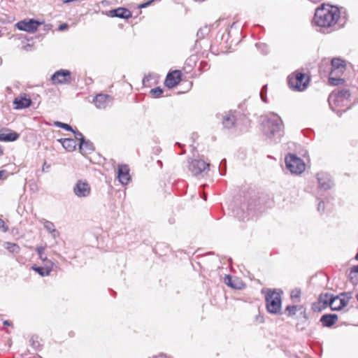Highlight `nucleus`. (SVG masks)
Segmentation results:
<instances>
[{"instance_id": "nucleus-41", "label": "nucleus", "mask_w": 358, "mask_h": 358, "mask_svg": "<svg viewBox=\"0 0 358 358\" xmlns=\"http://www.w3.org/2000/svg\"><path fill=\"white\" fill-rule=\"evenodd\" d=\"M6 177V171L4 170L0 171V180Z\"/></svg>"}, {"instance_id": "nucleus-2", "label": "nucleus", "mask_w": 358, "mask_h": 358, "mask_svg": "<svg viewBox=\"0 0 358 358\" xmlns=\"http://www.w3.org/2000/svg\"><path fill=\"white\" fill-rule=\"evenodd\" d=\"M264 135L271 141L278 142L284 135V125L276 114L266 116L262 122Z\"/></svg>"}, {"instance_id": "nucleus-23", "label": "nucleus", "mask_w": 358, "mask_h": 358, "mask_svg": "<svg viewBox=\"0 0 358 358\" xmlns=\"http://www.w3.org/2000/svg\"><path fill=\"white\" fill-rule=\"evenodd\" d=\"M59 141L61 142L63 148L68 152L73 151L77 146L76 141L73 138H62Z\"/></svg>"}, {"instance_id": "nucleus-25", "label": "nucleus", "mask_w": 358, "mask_h": 358, "mask_svg": "<svg viewBox=\"0 0 358 358\" xmlns=\"http://www.w3.org/2000/svg\"><path fill=\"white\" fill-rule=\"evenodd\" d=\"M31 269L37 272L42 277L48 276L51 273V264H49L47 267L34 265L31 266Z\"/></svg>"}, {"instance_id": "nucleus-24", "label": "nucleus", "mask_w": 358, "mask_h": 358, "mask_svg": "<svg viewBox=\"0 0 358 358\" xmlns=\"http://www.w3.org/2000/svg\"><path fill=\"white\" fill-rule=\"evenodd\" d=\"M41 222H43V227L46 231L51 234L53 238H56L59 236V233L57 231L55 224L52 222L43 219Z\"/></svg>"}, {"instance_id": "nucleus-8", "label": "nucleus", "mask_w": 358, "mask_h": 358, "mask_svg": "<svg viewBox=\"0 0 358 358\" xmlns=\"http://www.w3.org/2000/svg\"><path fill=\"white\" fill-rule=\"evenodd\" d=\"M350 299V293H341L340 295L331 298L329 306L332 310H340L348 305Z\"/></svg>"}, {"instance_id": "nucleus-11", "label": "nucleus", "mask_w": 358, "mask_h": 358, "mask_svg": "<svg viewBox=\"0 0 358 358\" xmlns=\"http://www.w3.org/2000/svg\"><path fill=\"white\" fill-rule=\"evenodd\" d=\"M73 192L78 197H87L91 193V187L86 181L78 180L73 187Z\"/></svg>"}, {"instance_id": "nucleus-32", "label": "nucleus", "mask_w": 358, "mask_h": 358, "mask_svg": "<svg viewBox=\"0 0 358 358\" xmlns=\"http://www.w3.org/2000/svg\"><path fill=\"white\" fill-rule=\"evenodd\" d=\"M301 290L299 289H294L291 292V298L292 299H299L301 296Z\"/></svg>"}, {"instance_id": "nucleus-10", "label": "nucleus", "mask_w": 358, "mask_h": 358, "mask_svg": "<svg viewBox=\"0 0 358 358\" xmlns=\"http://www.w3.org/2000/svg\"><path fill=\"white\" fill-rule=\"evenodd\" d=\"M350 96L349 90L344 89L338 92L331 93L329 96L328 101L330 105L334 102L335 105L340 106L345 101H347Z\"/></svg>"}, {"instance_id": "nucleus-19", "label": "nucleus", "mask_w": 358, "mask_h": 358, "mask_svg": "<svg viewBox=\"0 0 358 358\" xmlns=\"http://www.w3.org/2000/svg\"><path fill=\"white\" fill-rule=\"evenodd\" d=\"M111 17H117L122 19H129L131 17V12L125 8H117L109 11Z\"/></svg>"}, {"instance_id": "nucleus-12", "label": "nucleus", "mask_w": 358, "mask_h": 358, "mask_svg": "<svg viewBox=\"0 0 358 358\" xmlns=\"http://www.w3.org/2000/svg\"><path fill=\"white\" fill-rule=\"evenodd\" d=\"M41 24V23L39 22L38 21L31 19L27 21L22 20V21L18 22L16 24V27L20 30L24 31L29 32V33H34L37 30L38 26Z\"/></svg>"}, {"instance_id": "nucleus-28", "label": "nucleus", "mask_w": 358, "mask_h": 358, "mask_svg": "<svg viewBox=\"0 0 358 358\" xmlns=\"http://www.w3.org/2000/svg\"><path fill=\"white\" fill-rule=\"evenodd\" d=\"M4 247L9 252H13V253H19L20 250V246L14 243L6 242L4 243Z\"/></svg>"}, {"instance_id": "nucleus-52", "label": "nucleus", "mask_w": 358, "mask_h": 358, "mask_svg": "<svg viewBox=\"0 0 358 358\" xmlns=\"http://www.w3.org/2000/svg\"><path fill=\"white\" fill-rule=\"evenodd\" d=\"M259 320H260V322H263V317H261V318H259Z\"/></svg>"}, {"instance_id": "nucleus-1", "label": "nucleus", "mask_w": 358, "mask_h": 358, "mask_svg": "<svg viewBox=\"0 0 358 358\" xmlns=\"http://www.w3.org/2000/svg\"><path fill=\"white\" fill-rule=\"evenodd\" d=\"M341 12L338 7L322 4L315 10L313 23L324 33H330L340 27L338 24Z\"/></svg>"}, {"instance_id": "nucleus-18", "label": "nucleus", "mask_w": 358, "mask_h": 358, "mask_svg": "<svg viewBox=\"0 0 358 358\" xmlns=\"http://www.w3.org/2000/svg\"><path fill=\"white\" fill-rule=\"evenodd\" d=\"M31 100L26 94H20L13 101V104L16 109L28 108L31 106Z\"/></svg>"}, {"instance_id": "nucleus-27", "label": "nucleus", "mask_w": 358, "mask_h": 358, "mask_svg": "<svg viewBox=\"0 0 358 358\" xmlns=\"http://www.w3.org/2000/svg\"><path fill=\"white\" fill-rule=\"evenodd\" d=\"M349 278L352 284H358V265L351 268L349 273Z\"/></svg>"}, {"instance_id": "nucleus-57", "label": "nucleus", "mask_w": 358, "mask_h": 358, "mask_svg": "<svg viewBox=\"0 0 358 358\" xmlns=\"http://www.w3.org/2000/svg\"><path fill=\"white\" fill-rule=\"evenodd\" d=\"M38 358H41V357H38Z\"/></svg>"}, {"instance_id": "nucleus-35", "label": "nucleus", "mask_w": 358, "mask_h": 358, "mask_svg": "<svg viewBox=\"0 0 358 358\" xmlns=\"http://www.w3.org/2000/svg\"><path fill=\"white\" fill-rule=\"evenodd\" d=\"M297 310V306H288L286 310L289 312V315H295Z\"/></svg>"}, {"instance_id": "nucleus-21", "label": "nucleus", "mask_w": 358, "mask_h": 358, "mask_svg": "<svg viewBox=\"0 0 358 358\" xmlns=\"http://www.w3.org/2000/svg\"><path fill=\"white\" fill-rule=\"evenodd\" d=\"M20 137V135L10 130L2 131L0 133V141L10 142L15 141Z\"/></svg>"}, {"instance_id": "nucleus-17", "label": "nucleus", "mask_w": 358, "mask_h": 358, "mask_svg": "<svg viewBox=\"0 0 358 358\" xmlns=\"http://www.w3.org/2000/svg\"><path fill=\"white\" fill-rule=\"evenodd\" d=\"M117 178L121 184H128L131 178L129 175V169L127 165L122 164L118 166Z\"/></svg>"}, {"instance_id": "nucleus-3", "label": "nucleus", "mask_w": 358, "mask_h": 358, "mask_svg": "<svg viewBox=\"0 0 358 358\" xmlns=\"http://www.w3.org/2000/svg\"><path fill=\"white\" fill-rule=\"evenodd\" d=\"M345 70L343 61L334 58L331 60V71L329 74V82L332 85H339L344 83V80L340 78Z\"/></svg>"}, {"instance_id": "nucleus-39", "label": "nucleus", "mask_w": 358, "mask_h": 358, "mask_svg": "<svg viewBox=\"0 0 358 358\" xmlns=\"http://www.w3.org/2000/svg\"><path fill=\"white\" fill-rule=\"evenodd\" d=\"M324 208V202L323 201H320L318 203V205H317V210L318 211H323Z\"/></svg>"}, {"instance_id": "nucleus-43", "label": "nucleus", "mask_w": 358, "mask_h": 358, "mask_svg": "<svg viewBox=\"0 0 358 358\" xmlns=\"http://www.w3.org/2000/svg\"><path fill=\"white\" fill-rule=\"evenodd\" d=\"M265 50H264L263 53L266 54L268 52V48L266 45H263Z\"/></svg>"}, {"instance_id": "nucleus-9", "label": "nucleus", "mask_w": 358, "mask_h": 358, "mask_svg": "<svg viewBox=\"0 0 358 358\" xmlns=\"http://www.w3.org/2000/svg\"><path fill=\"white\" fill-rule=\"evenodd\" d=\"M51 80L55 85H66L71 83V73L66 69H60L55 72L51 77Z\"/></svg>"}, {"instance_id": "nucleus-29", "label": "nucleus", "mask_w": 358, "mask_h": 358, "mask_svg": "<svg viewBox=\"0 0 358 358\" xmlns=\"http://www.w3.org/2000/svg\"><path fill=\"white\" fill-rule=\"evenodd\" d=\"M45 250V247L41 246V245L37 246L36 248V252H37L38 257L41 261L47 260V257L44 253Z\"/></svg>"}, {"instance_id": "nucleus-45", "label": "nucleus", "mask_w": 358, "mask_h": 358, "mask_svg": "<svg viewBox=\"0 0 358 358\" xmlns=\"http://www.w3.org/2000/svg\"><path fill=\"white\" fill-rule=\"evenodd\" d=\"M4 227V222L0 219V228L1 227Z\"/></svg>"}, {"instance_id": "nucleus-30", "label": "nucleus", "mask_w": 358, "mask_h": 358, "mask_svg": "<svg viewBox=\"0 0 358 358\" xmlns=\"http://www.w3.org/2000/svg\"><path fill=\"white\" fill-rule=\"evenodd\" d=\"M54 124L56 127L62 128L66 131H71L72 132L74 131L69 124H66V123H63V122L57 121V122H55Z\"/></svg>"}, {"instance_id": "nucleus-4", "label": "nucleus", "mask_w": 358, "mask_h": 358, "mask_svg": "<svg viewBox=\"0 0 358 358\" xmlns=\"http://www.w3.org/2000/svg\"><path fill=\"white\" fill-rule=\"evenodd\" d=\"M309 78L305 73H294L288 76V85L294 90L301 92L306 89Z\"/></svg>"}, {"instance_id": "nucleus-51", "label": "nucleus", "mask_w": 358, "mask_h": 358, "mask_svg": "<svg viewBox=\"0 0 358 358\" xmlns=\"http://www.w3.org/2000/svg\"><path fill=\"white\" fill-rule=\"evenodd\" d=\"M259 320H260V322H263V317H261V318H259Z\"/></svg>"}, {"instance_id": "nucleus-37", "label": "nucleus", "mask_w": 358, "mask_h": 358, "mask_svg": "<svg viewBox=\"0 0 358 358\" xmlns=\"http://www.w3.org/2000/svg\"><path fill=\"white\" fill-rule=\"evenodd\" d=\"M155 1V0H150V1H147V2H145V3H142V4H141V5L139 6V8H145V7L148 6L149 5H150V4H151V3H152V1Z\"/></svg>"}, {"instance_id": "nucleus-36", "label": "nucleus", "mask_w": 358, "mask_h": 358, "mask_svg": "<svg viewBox=\"0 0 358 358\" xmlns=\"http://www.w3.org/2000/svg\"><path fill=\"white\" fill-rule=\"evenodd\" d=\"M73 132L75 134L76 138L77 140L80 141V142H83V141H85V138H84L82 133H80V131H73Z\"/></svg>"}, {"instance_id": "nucleus-46", "label": "nucleus", "mask_w": 358, "mask_h": 358, "mask_svg": "<svg viewBox=\"0 0 358 358\" xmlns=\"http://www.w3.org/2000/svg\"><path fill=\"white\" fill-rule=\"evenodd\" d=\"M155 358H165V356H164V355H159V356H157V357H155Z\"/></svg>"}, {"instance_id": "nucleus-48", "label": "nucleus", "mask_w": 358, "mask_h": 358, "mask_svg": "<svg viewBox=\"0 0 358 358\" xmlns=\"http://www.w3.org/2000/svg\"><path fill=\"white\" fill-rule=\"evenodd\" d=\"M2 30H3V27L0 26V37L2 36Z\"/></svg>"}, {"instance_id": "nucleus-5", "label": "nucleus", "mask_w": 358, "mask_h": 358, "mask_svg": "<svg viewBox=\"0 0 358 358\" xmlns=\"http://www.w3.org/2000/svg\"><path fill=\"white\" fill-rule=\"evenodd\" d=\"M267 310L273 314L280 313L281 310V296L279 292L268 290L266 295Z\"/></svg>"}, {"instance_id": "nucleus-16", "label": "nucleus", "mask_w": 358, "mask_h": 358, "mask_svg": "<svg viewBox=\"0 0 358 358\" xmlns=\"http://www.w3.org/2000/svg\"><path fill=\"white\" fill-rule=\"evenodd\" d=\"M334 297L332 294L329 293L321 294L318 298L317 303L313 304V310L320 311L327 306H329V301H331V298Z\"/></svg>"}, {"instance_id": "nucleus-33", "label": "nucleus", "mask_w": 358, "mask_h": 358, "mask_svg": "<svg viewBox=\"0 0 358 358\" xmlns=\"http://www.w3.org/2000/svg\"><path fill=\"white\" fill-rule=\"evenodd\" d=\"M266 90H267V85H266L263 86V87L262 88L261 92H260L261 99L265 103L266 102Z\"/></svg>"}, {"instance_id": "nucleus-49", "label": "nucleus", "mask_w": 358, "mask_h": 358, "mask_svg": "<svg viewBox=\"0 0 358 358\" xmlns=\"http://www.w3.org/2000/svg\"><path fill=\"white\" fill-rule=\"evenodd\" d=\"M3 155V150L1 146L0 145V157Z\"/></svg>"}, {"instance_id": "nucleus-34", "label": "nucleus", "mask_w": 358, "mask_h": 358, "mask_svg": "<svg viewBox=\"0 0 358 358\" xmlns=\"http://www.w3.org/2000/svg\"><path fill=\"white\" fill-rule=\"evenodd\" d=\"M224 282H225V283H226L227 285H229V286H230V287H233V288H239L238 286H236V285H234V284L232 282V279H231V278L229 275H227V276L225 278V279H224Z\"/></svg>"}, {"instance_id": "nucleus-42", "label": "nucleus", "mask_w": 358, "mask_h": 358, "mask_svg": "<svg viewBox=\"0 0 358 358\" xmlns=\"http://www.w3.org/2000/svg\"><path fill=\"white\" fill-rule=\"evenodd\" d=\"M224 166V167L226 166V160L225 159L222 160L221 162H220V168H219L220 172H221L220 166ZM220 173L222 175L224 174V173Z\"/></svg>"}, {"instance_id": "nucleus-15", "label": "nucleus", "mask_w": 358, "mask_h": 358, "mask_svg": "<svg viewBox=\"0 0 358 358\" xmlns=\"http://www.w3.org/2000/svg\"><path fill=\"white\" fill-rule=\"evenodd\" d=\"M317 178L318 181V187L320 189L327 190L331 189L333 186L330 176L327 173L321 172L317 173Z\"/></svg>"}, {"instance_id": "nucleus-38", "label": "nucleus", "mask_w": 358, "mask_h": 358, "mask_svg": "<svg viewBox=\"0 0 358 358\" xmlns=\"http://www.w3.org/2000/svg\"><path fill=\"white\" fill-rule=\"evenodd\" d=\"M45 264H44V267H47L48 266L49 264H51V269L52 268V266H53V262L51 261V260H49L48 258H47V260H45V261H43Z\"/></svg>"}, {"instance_id": "nucleus-26", "label": "nucleus", "mask_w": 358, "mask_h": 358, "mask_svg": "<svg viewBox=\"0 0 358 358\" xmlns=\"http://www.w3.org/2000/svg\"><path fill=\"white\" fill-rule=\"evenodd\" d=\"M235 122V117L232 114L227 115L223 119V124L224 127L230 129Z\"/></svg>"}, {"instance_id": "nucleus-13", "label": "nucleus", "mask_w": 358, "mask_h": 358, "mask_svg": "<svg viewBox=\"0 0 358 358\" xmlns=\"http://www.w3.org/2000/svg\"><path fill=\"white\" fill-rule=\"evenodd\" d=\"M94 103L97 108L104 109L113 103V98L108 94H99L94 99Z\"/></svg>"}, {"instance_id": "nucleus-55", "label": "nucleus", "mask_w": 358, "mask_h": 358, "mask_svg": "<svg viewBox=\"0 0 358 358\" xmlns=\"http://www.w3.org/2000/svg\"><path fill=\"white\" fill-rule=\"evenodd\" d=\"M203 199H204V200H206V195H204Z\"/></svg>"}, {"instance_id": "nucleus-7", "label": "nucleus", "mask_w": 358, "mask_h": 358, "mask_svg": "<svg viewBox=\"0 0 358 358\" xmlns=\"http://www.w3.org/2000/svg\"><path fill=\"white\" fill-rule=\"evenodd\" d=\"M209 166L210 164L206 163L204 160L195 159L189 162L188 169L192 175L197 176L208 172Z\"/></svg>"}, {"instance_id": "nucleus-47", "label": "nucleus", "mask_w": 358, "mask_h": 358, "mask_svg": "<svg viewBox=\"0 0 358 358\" xmlns=\"http://www.w3.org/2000/svg\"><path fill=\"white\" fill-rule=\"evenodd\" d=\"M3 324H4L5 325H10V322H9L8 321H7V320L4 321V322H3Z\"/></svg>"}, {"instance_id": "nucleus-50", "label": "nucleus", "mask_w": 358, "mask_h": 358, "mask_svg": "<svg viewBox=\"0 0 358 358\" xmlns=\"http://www.w3.org/2000/svg\"><path fill=\"white\" fill-rule=\"evenodd\" d=\"M143 83L145 84L146 81H148V77H145L144 79H143Z\"/></svg>"}, {"instance_id": "nucleus-22", "label": "nucleus", "mask_w": 358, "mask_h": 358, "mask_svg": "<svg viewBox=\"0 0 358 358\" xmlns=\"http://www.w3.org/2000/svg\"><path fill=\"white\" fill-rule=\"evenodd\" d=\"M79 148L80 152L84 155L90 154L94 150L93 143L85 139L83 142H80Z\"/></svg>"}, {"instance_id": "nucleus-14", "label": "nucleus", "mask_w": 358, "mask_h": 358, "mask_svg": "<svg viewBox=\"0 0 358 358\" xmlns=\"http://www.w3.org/2000/svg\"><path fill=\"white\" fill-rule=\"evenodd\" d=\"M181 71L175 70L169 73L166 76L164 84L168 88H173L176 86L181 80Z\"/></svg>"}, {"instance_id": "nucleus-56", "label": "nucleus", "mask_w": 358, "mask_h": 358, "mask_svg": "<svg viewBox=\"0 0 358 358\" xmlns=\"http://www.w3.org/2000/svg\"><path fill=\"white\" fill-rule=\"evenodd\" d=\"M356 298H357V299L358 301V294H357Z\"/></svg>"}, {"instance_id": "nucleus-44", "label": "nucleus", "mask_w": 358, "mask_h": 358, "mask_svg": "<svg viewBox=\"0 0 358 358\" xmlns=\"http://www.w3.org/2000/svg\"><path fill=\"white\" fill-rule=\"evenodd\" d=\"M32 345L34 348H36L39 345V343L38 342H33Z\"/></svg>"}, {"instance_id": "nucleus-20", "label": "nucleus", "mask_w": 358, "mask_h": 358, "mask_svg": "<svg viewBox=\"0 0 358 358\" xmlns=\"http://www.w3.org/2000/svg\"><path fill=\"white\" fill-rule=\"evenodd\" d=\"M338 320V315L336 314H325L320 318V322L324 327H331Z\"/></svg>"}, {"instance_id": "nucleus-40", "label": "nucleus", "mask_w": 358, "mask_h": 358, "mask_svg": "<svg viewBox=\"0 0 358 358\" xmlns=\"http://www.w3.org/2000/svg\"><path fill=\"white\" fill-rule=\"evenodd\" d=\"M69 27L68 24L66 23L62 24L59 27V30L64 31L66 30Z\"/></svg>"}, {"instance_id": "nucleus-54", "label": "nucleus", "mask_w": 358, "mask_h": 358, "mask_svg": "<svg viewBox=\"0 0 358 358\" xmlns=\"http://www.w3.org/2000/svg\"><path fill=\"white\" fill-rule=\"evenodd\" d=\"M259 45H261V44L256 43V46H257V47H258V46H259Z\"/></svg>"}, {"instance_id": "nucleus-6", "label": "nucleus", "mask_w": 358, "mask_h": 358, "mask_svg": "<svg viewBox=\"0 0 358 358\" xmlns=\"http://www.w3.org/2000/svg\"><path fill=\"white\" fill-rule=\"evenodd\" d=\"M285 164L287 169L294 174H301L306 169L303 161L293 154H289L285 157Z\"/></svg>"}, {"instance_id": "nucleus-53", "label": "nucleus", "mask_w": 358, "mask_h": 358, "mask_svg": "<svg viewBox=\"0 0 358 358\" xmlns=\"http://www.w3.org/2000/svg\"><path fill=\"white\" fill-rule=\"evenodd\" d=\"M355 258H356V259L358 260V252L357 253Z\"/></svg>"}, {"instance_id": "nucleus-31", "label": "nucleus", "mask_w": 358, "mask_h": 358, "mask_svg": "<svg viewBox=\"0 0 358 358\" xmlns=\"http://www.w3.org/2000/svg\"><path fill=\"white\" fill-rule=\"evenodd\" d=\"M163 93V90L159 87H155L150 90V94L155 97H159Z\"/></svg>"}]
</instances>
